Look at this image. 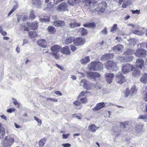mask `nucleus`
Listing matches in <instances>:
<instances>
[{"label": "nucleus", "instance_id": "1", "mask_svg": "<svg viewBox=\"0 0 147 147\" xmlns=\"http://www.w3.org/2000/svg\"><path fill=\"white\" fill-rule=\"evenodd\" d=\"M88 67L90 70L99 71L103 69V65L100 62L93 61L89 63Z\"/></svg>", "mask_w": 147, "mask_h": 147}, {"label": "nucleus", "instance_id": "2", "mask_svg": "<svg viewBox=\"0 0 147 147\" xmlns=\"http://www.w3.org/2000/svg\"><path fill=\"white\" fill-rule=\"evenodd\" d=\"M61 47L59 45H56L52 46L51 48V50L52 52L51 55L56 59H59L60 55L58 53L61 52Z\"/></svg>", "mask_w": 147, "mask_h": 147}, {"label": "nucleus", "instance_id": "3", "mask_svg": "<svg viewBox=\"0 0 147 147\" xmlns=\"http://www.w3.org/2000/svg\"><path fill=\"white\" fill-rule=\"evenodd\" d=\"M14 142V138L11 135L6 136L3 141V146L5 147H10Z\"/></svg>", "mask_w": 147, "mask_h": 147}, {"label": "nucleus", "instance_id": "4", "mask_svg": "<svg viewBox=\"0 0 147 147\" xmlns=\"http://www.w3.org/2000/svg\"><path fill=\"white\" fill-rule=\"evenodd\" d=\"M135 68V67L134 65L127 63L122 66L121 71L123 73L126 74L131 72Z\"/></svg>", "mask_w": 147, "mask_h": 147}, {"label": "nucleus", "instance_id": "5", "mask_svg": "<svg viewBox=\"0 0 147 147\" xmlns=\"http://www.w3.org/2000/svg\"><path fill=\"white\" fill-rule=\"evenodd\" d=\"M88 93H90L89 92L87 91H86L85 92L83 91L81 92L78 96L77 99H79L80 98V100L81 101V102L82 104L87 103L88 102V99L86 98V94Z\"/></svg>", "mask_w": 147, "mask_h": 147}, {"label": "nucleus", "instance_id": "6", "mask_svg": "<svg viewBox=\"0 0 147 147\" xmlns=\"http://www.w3.org/2000/svg\"><path fill=\"white\" fill-rule=\"evenodd\" d=\"M106 68L108 70H113L115 69L117 67L116 63L113 61H108L105 64Z\"/></svg>", "mask_w": 147, "mask_h": 147}, {"label": "nucleus", "instance_id": "7", "mask_svg": "<svg viewBox=\"0 0 147 147\" xmlns=\"http://www.w3.org/2000/svg\"><path fill=\"white\" fill-rule=\"evenodd\" d=\"M146 51L143 49L138 48L136 52H135V55L137 57H144L146 54Z\"/></svg>", "mask_w": 147, "mask_h": 147}, {"label": "nucleus", "instance_id": "8", "mask_svg": "<svg viewBox=\"0 0 147 147\" xmlns=\"http://www.w3.org/2000/svg\"><path fill=\"white\" fill-rule=\"evenodd\" d=\"M115 79L117 82L120 84H122L126 81L124 76L120 72L118 73L115 77Z\"/></svg>", "mask_w": 147, "mask_h": 147}, {"label": "nucleus", "instance_id": "9", "mask_svg": "<svg viewBox=\"0 0 147 147\" xmlns=\"http://www.w3.org/2000/svg\"><path fill=\"white\" fill-rule=\"evenodd\" d=\"M85 42L84 38L82 37H78L74 39L73 40L74 44L76 46L83 45Z\"/></svg>", "mask_w": 147, "mask_h": 147}, {"label": "nucleus", "instance_id": "10", "mask_svg": "<svg viewBox=\"0 0 147 147\" xmlns=\"http://www.w3.org/2000/svg\"><path fill=\"white\" fill-rule=\"evenodd\" d=\"M87 75L88 77L93 79L95 80L96 78H100L101 76V75L98 73L96 72L89 71L88 72Z\"/></svg>", "mask_w": 147, "mask_h": 147}, {"label": "nucleus", "instance_id": "11", "mask_svg": "<svg viewBox=\"0 0 147 147\" xmlns=\"http://www.w3.org/2000/svg\"><path fill=\"white\" fill-rule=\"evenodd\" d=\"M67 7L68 6L65 2H63L59 5L57 9L62 11H66L68 10Z\"/></svg>", "mask_w": 147, "mask_h": 147}, {"label": "nucleus", "instance_id": "12", "mask_svg": "<svg viewBox=\"0 0 147 147\" xmlns=\"http://www.w3.org/2000/svg\"><path fill=\"white\" fill-rule=\"evenodd\" d=\"M136 67L142 69L144 67V61L142 59H138L136 62Z\"/></svg>", "mask_w": 147, "mask_h": 147}, {"label": "nucleus", "instance_id": "13", "mask_svg": "<svg viewBox=\"0 0 147 147\" xmlns=\"http://www.w3.org/2000/svg\"><path fill=\"white\" fill-rule=\"evenodd\" d=\"M26 24L30 29L34 30L37 29L38 26V23L37 21H35L31 23L27 22Z\"/></svg>", "mask_w": 147, "mask_h": 147}, {"label": "nucleus", "instance_id": "14", "mask_svg": "<svg viewBox=\"0 0 147 147\" xmlns=\"http://www.w3.org/2000/svg\"><path fill=\"white\" fill-rule=\"evenodd\" d=\"M105 76L107 82L108 83H110L112 82L114 75L113 74L107 73L106 74Z\"/></svg>", "mask_w": 147, "mask_h": 147}, {"label": "nucleus", "instance_id": "15", "mask_svg": "<svg viewBox=\"0 0 147 147\" xmlns=\"http://www.w3.org/2000/svg\"><path fill=\"white\" fill-rule=\"evenodd\" d=\"M105 103L104 102H99L96 104L95 107L92 109L94 111H97L99 110L103 107H104L105 105Z\"/></svg>", "mask_w": 147, "mask_h": 147}, {"label": "nucleus", "instance_id": "16", "mask_svg": "<svg viewBox=\"0 0 147 147\" xmlns=\"http://www.w3.org/2000/svg\"><path fill=\"white\" fill-rule=\"evenodd\" d=\"M53 24L55 27H62L65 25V23L63 21L58 20L54 21Z\"/></svg>", "mask_w": 147, "mask_h": 147}, {"label": "nucleus", "instance_id": "17", "mask_svg": "<svg viewBox=\"0 0 147 147\" xmlns=\"http://www.w3.org/2000/svg\"><path fill=\"white\" fill-rule=\"evenodd\" d=\"M81 83L83 84L82 85L83 87L86 89H90V84L88 83L85 79H82L80 82Z\"/></svg>", "mask_w": 147, "mask_h": 147}, {"label": "nucleus", "instance_id": "18", "mask_svg": "<svg viewBox=\"0 0 147 147\" xmlns=\"http://www.w3.org/2000/svg\"><path fill=\"white\" fill-rule=\"evenodd\" d=\"M47 30L49 33L50 34H55L56 32L55 28L52 26H49L47 28Z\"/></svg>", "mask_w": 147, "mask_h": 147}, {"label": "nucleus", "instance_id": "19", "mask_svg": "<svg viewBox=\"0 0 147 147\" xmlns=\"http://www.w3.org/2000/svg\"><path fill=\"white\" fill-rule=\"evenodd\" d=\"M61 52L66 55L70 54V51L68 46H66L61 48Z\"/></svg>", "mask_w": 147, "mask_h": 147}, {"label": "nucleus", "instance_id": "20", "mask_svg": "<svg viewBox=\"0 0 147 147\" xmlns=\"http://www.w3.org/2000/svg\"><path fill=\"white\" fill-rule=\"evenodd\" d=\"M38 45L42 47L45 48L47 47V43L45 40L40 39L37 41Z\"/></svg>", "mask_w": 147, "mask_h": 147}, {"label": "nucleus", "instance_id": "21", "mask_svg": "<svg viewBox=\"0 0 147 147\" xmlns=\"http://www.w3.org/2000/svg\"><path fill=\"white\" fill-rule=\"evenodd\" d=\"M82 2L84 3L85 5L87 7L91 6V3L94 5L96 3L93 0H84L82 1Z\"/></svg>", "mask_w": 147, "mask_h": 147}, {"label": "nucleus", "instance_id": "22", "mask_svg": "<svg viewBox=\"0 0 147 147\" xmlns=\"http://www.w3.org/2000/svg\"><path fill=\"white\" fill-rule=\"evenodd\" d=\"M120 125L121 126L123 127V128H126L125 130L126 131L129 130L130 127V125L128 124V122H121Z\"/></svg>", "mask_w": 147, "mask_h": 147}, {"label": "nucleus", "instance_id": "23", "mask_svg": "<svg viewBox=\"0 0 147 147\" xmlns=\"http://www.w3.org/2000/svg\"><path fill=\"white\" fill-rule=\"evenodd\" d=\"M113 57V55L111 53H107L103 55L102 57V59L105 60L111 59Z\"/></svg>", "mask_w": 147, "mask_h": 147}, {"label": "nucleus", "instance_id": "24", "mask_svg": "<svg viewBox=\"0 0 147 147\" xmlns=\"http://www.w3.org/2000/svg\"><path fill=\"white\" fill-rule=\"evenodd\" d=\"M132 75V76L135 77H138L140 75V71L135 67L134 69H133Z\"/></svg>", "mask_w": 147, "mask_h": 147}, {"label": "nucleus", "instance_id": "25", "mask_svg": "<svg viewBox=\"0 0 147 147\" xmlns=\"http://www.w3.org/2000/svg\"><path fill=\"white\" fill-rule=\"evenodd\" d=\"M83 26L85 27L93 29L96 27V24L94 22L87 23L84 24L83 25Z\"/></svg>", "mask_w": 147, "mask_h": 147}, {"label": "nucleus", "instance_id": "26", "mask_svg": "<svg viewBox=\"0 0 147 147\" xmlns=\"http://www.w3.org/2000/svg\"><path fill=\"white\" fill-rule=\"evenodd\" d=\"M82 0H68V4L72 6L75 5L81 2Z\"/></svg>", "mask_w": 147, "mask_h": 147}, {"label": "nucleus", "instance_id": "27", "mask_svg": "<svg viewBox=\"0 0 147 147\" xmlns=\"http://www.w3.org/2000/svg\"><path fill=\"white\" fill-rule=\"evenodd\" d=\"M135 54V51L133 49H128L124 53V55H130Z\"/></svg>", "mask_w": 147, "mask_h": 147}, {"label": "nucleus", "instance_id": "28", "mask_svg": "<svg viewBox=\"0 0 147 147\" xmlns=\"http://www.w3.org/2000/svg\"><path fill=\"white\" fill-rule=\"evenodd\" d=\"M73 104L76 107V109H80L82 107V105L81 102L78 100H76L73 102Z\"/></svg>", "mask_w": 147, "mask_h": 147}, {"label": "nucleus", "instance_id": "29", "mask_svg": "<svg viewBox=\"0 0 147 147\" xmlns=\"http://www.w3.org/2000/svg\"><path fill=\"white\" fill-rule=\"evenodd\" d=\"M78 32L83 36L86 35L88 33L87 30L84 28H80L78 30Z\"/></svg>", "mask_w": 147, "mask_h": 147}, {"label": "nucleus", "instance_id": "30", "mask_svg": "<svg viewBox=\"0 0 147 147\" xmlns=\"http://www.w3.org/2000/svg\"><path fill=\"white\" fill-rule=\"evenodd\" d=\"M123 46L120 44H118L114 46L113 48V50L114 51H121L123 48Z\"/></svg>", "mask_w": 147, "mask_h": 147}, {"label": "nucleus", "instance_id": "31", "mask_svg": "<svg viewBox=\"0 0 147 147\" xmlns=\"http://www.w3.org/2000/svg\"><path fill=\"white\" fill-rule=\"evenodd\" d=\"M140 81L144 84L147 83V73H144L140 79Z\"/></svg>", "mask_w": 147, "mask_h": 147}, {"label": "nucleus", "instance_id": "32", "mask_svg": "<svg viewBox=\"0 0 147 147\" xmlns=\"http://www.w3.org/2000/svg\"><path fill=\"white\" fill-rule=\"evenodd\" d=\"M90 61V59L89 56L86 57L82 59L80 61L81 63L83 64H85L88 63Z\"/></svg>", "mask_w": 147, "mask_h": 147}, {"label": "nucleus", "instance_id": "33", "mask_svg": "<svg viewBox=\"0 0 147 147\" xmlns=\"http://www.w3.org/2000/svg\"><path fill=\"white\" fill-rule=\"evenodd\" d=\"M28 35L31 38H36L38 37V34L36 31H32L28 33Z\"/></svg>", "mask_w": 147, "mask_h": 147}, {"label": "nucleus", "instance_id": "34", "mask_svg": "<svg viewBox=\"0 0 147 147\" xmlns=\"http://www.w3.org/2000/svg\"><path fill=\"white\" fill-rule=\"evenodd\" d=\"M46 141L47 139L45 137L40 139L39 142V147H43L45 145Z\"/></svg>", "mask_w": 147, "mask_h": 147}, {"label": "nucleus", "instance_id": "35", "mask_svg": "<svg viewBox=\"0 0 147 147\" xmlns=\"http://www.w3.org/2000/svg\"><path fill=\"white\" fill-rule=\"evenodd\" d=\"M88 129L89 130L92 132H95L97 129V127L94 124L90 125L88 127Z\"/></svg>", "mask_w": 147, "mask_h": 147}, {"label": "nucleus", "instance_id": "36", "mask_svg": "<svg viewBox=\"0 0 147 147\" xmlns=\"http://www.w3.org/2000/svg\"><path fill=\"white\" fill-rule=\"evenodd\" d=\"M74 39V38L72 37L67 38L65 41V43L66 45H68L73 41Z\"/></svg>", "mask_w": 147, "mask_h": 147}, {"label": "nucleus", "instance_id": "37", "mask_svg": "<svg viewBox=\"0 0 147 147\" xmlns=\"http://www.w3.org/2000/svg\"><path fill=\"white\" fill-rule=\"evenodd\" d=\"M5 134V132L4 128H0V139L4 137Z\"/></svg>", "mask_w": 147, "mask_h": 147}, {"label": "nucleus", "instance_id": "38", "mask_svg": "<svg viewBox=\"0 0 147 147\" xmlns=\"http://www.w3.org/2000/svg\"><path fill=\"white\" fill-rule=\"evenodd\" d=\"M101 3L102 5H103V7H101V8H100L99 11L101 13H103L105 11V8L107 7V3L105 2H102Z\"/></svg>", "mask_w": 147, "mask_h": 147}, {"label": "nucleus", "instance_id": "39", "mask_svg": "<svg viewBox=\"0 0 147 147\" xmlns=\"http://www.w3.org/2000/svg\"><path fill=\"white\" fill-rule=\"evenodd\" d=\"M132 32L134 34L139 35H141L144 33V32L141 30H134L132 31Z\"/></svg>", "mask_w": 147, "mask_h": 147}, {"label": "nucleus", "instance_id": "40", "mask_svg": "<svg viewBox=\"0 0 147 147\" xmlns=\"http://www.w3.org/2000/svg\"><path fill=\"white\" fill-rule=\"evenodd\" d=\"M80 23H77L74 22L71 23L69 24L70 27L71 28H74L77 27H79L80 26Z\"/></svg>", "mask_w": 147, "mask_h": 147}, {"label": "nucleus", "instance_id": "41", "mask_svg": "<svg viewBox=\"0 0 147 147\" xmlns=\"http://www.w3.org/2000/svg\"><path fill=\"white\" fill-rule=\"evenodd\" d=\"M144 97V100L146 102H147V87H146L143 92Z\"/></svg>", "mask_w": 147, "mask_h": 147}, {"label": "nucleus", "instance_id": "42", "mask_svg": "<svg viewBox=\"0 0 147 147\" xmlns=\"http://www.w3.org/2000/svg\"><path fill=\"white\" fill-rule=\"evenodd\" d=\"M138 119H142L144 120L145 122L146 121L147 119V115H139L138 118Z\"/></svg>", "mask_w": 147, "mask_h": 147}, {"label": "nucleus", "instance_id": "43", "mask_svg": "<svg viewBox=\"0 0 147 147\" xmlns=\"http://www.w3.org/2000/svg\"><path fill=\"white\" fill-rule=\"evenodd\" d=\"M39 21L41 22H49L50 20V18L49 16H47L46 18H40L39 20Z\"/></svg>", "mask_w": 147, "mask_h": 147}, {"label": "nucleus", "instance_id": "44", "mask_svg": "<svg viewBox=\"0 0 147 147\" xmlns=\"http://www.w3.org/2000/svg\"><path fill=\"white\" fill-rule=\"evenodd\" d=\"M35 16L33 10H32L31 11L30 13V14L29 16V18L32 20H34L35 18Z\"/></svg>", "mask_w": 147, "mask_h": 147}, {"label": "nucleus", "instance_id": "45", "mask_svg": "<svg viewBox=\"0 0 147 147\" xmlns=\"http://www.w3.org/2000/svg\"><path fill=\"white\" fill-rule=\"evenodd\" d=\"M131 94H133L136 93L137 92V90L135 86H133L130 90Z\"/></svg>", "mask_w": 147, "mask_h": 147}, {"label": "nucleus", "instance_id": "46", "mask_svg": "<svg viewBox=\"0 0 147 147\" xmlns=\"http://www.w3.org/2000/svg\"><path fill=\"white\" fill-rule=\"evenodd\" d=\"M13 100V103L14 105L16 106L17 108H19L20 107V104L18 103L17 100L15 98H12Z\"/></svg>", "mask_w": 147, "mask_h": 147}, {"label": "nucleus", "instance_id": "47", "mask_svg": "<svg viewBox=\"0 0 147 147\" xmlns=\"http://www.w3.org/2000/svg\"><path fill=\"white\" fill-rule=\"evenodd\" d=\"M34 119L38 123V125H40L41 124L42 122L41 120L40 119L37 118L35 116H34Z\"/></svg>", "mask_w": 147, "mask_h": 147}, {"label": "nucleus", "instance_id": "48", "mask_svg": "<svg viewBox=\"0 0 147 147\" xmlns=\"http://www.w3.org/2000/svg\"><path fill=\"white\" fill-rule=\"evenodd\" d=\"M124 94L126 96H128L129 95L131 94L130 91L129 90L128 88L126 89V90L124 92Z\"/></svg>", "mask_w": 147, "mask_h": 147}, {"label": "nucleus", "instance_id": "49", "mask_svg": "<svg viewBox=\"0 0 147 147\" xmlns=\"http://www.w3.org/2000/svg\"><path fill=\"white\" fill-rule=\"evenodd\" d=\"M117 24H114L113 26L111 28V32H113L115 30H116L117 29Z\"/></svg>", "mask_w": 147, "mask_h": 147}, {"label": "nucleus", "instance_id": "50", "mask_svg": "<svg viewBox=\"0 0 147 147\" xmlns=\"http://www.w3.org/2000/svg\"><path fill=\"white\" fill-rule=\"evenodd\" d=\"M16 9V7L14 6L9 13L8 16H9L12 13H13Z\"/></svg>", "mask_w": 147, "mask_h": 147}, {"label": "nucleus", "instance_id": "51", "mask_svg": "<svg viewBox=\"0 0 147 147\" xmlns=\"http://www.w3.org/2000/svg\"><path fill=\"white\" fill-rule=\"evenodd\" d=\"M72 117L73 118H76L79 119H82L80 116L76 114H73L72 115Z\"/></svg>", "mask_w": 147, "mask_h": 147}, {"label": "nucleus", "instance_id": "52", "mask_svg": "<svg viewBox=\"0 0 147 147\" xmlns=\"http://www.w3.org/2000/svg\"><path fill=\"white\" fill-rule=\"evenodd\" d=\"M69 135L70 134L69 133L67 134H63L62 135V138L63 139H67L69 136Z\"/></svg>", "mask_w": 147, "mask_h": 147}, {"label": "nucleus", "instance_id": "53", "mask_svg": "<svg viewBox=\"0 0 147 147\" xmlns=\"http://www.w3.org/2000/svg\"><path fill=\"white\" fill-rule=\"evenodd\" d=\"M70 48L72 52L74 51L76 49V47L75 46L73 45H70Z\"/></svg>", "mask_w": 147, "mask_h": 147}, {"label": "nucleus", "instance_id": "54", "mask_svg": "<svg viewBox=\"0 0 147 147\" xmlns=\"http://www.w3.org/2000/svg\"><path fill=\"white\" fill-rule=\"evenodd\" d=\"M7 112L9 113H11L15 111V109L14 108H10L7 110Z\"/></svg>", "mask_w": 147, "mask_h": 147}, {"label": "nucleus", "instance_id": "55", "mask_svg": "<svg viewBox=\"0 0 147 147\" xmlns=\"http://www.w3.org/2000/svg\"><path fill=\"white\" fill-rule=\"evenodd\" d=\"M132 12L133 13H137L138 14H139L140 13V10H131Z\"/></svg>", "mask_w": 147, "mask_h": 147}, {"label": "nucleus", "instance_id": "56", "mask_svg": "<svg viewBox=\"0 0 147 147\" xmlns=\"http://www.w3.org/2000/svg\"><path fill=\"white\" fill-rule=\"evenodd\" d=\"M62 145L64 147H69L70 146L71 144L68 143L63 144Z\"/></svg>", "mask_w": 147, "mask_h": 147}, {"label": "nucleus", "instance_id": "57", "mask_svg": "<svg viewBox=\"0 0 147 147\" xmlns=\"http://www.w3.org/2000/svg\"><path fill=\"white\" fill-rule=\"evenodd\" d=\"M55 93L56 94L59 96H61L62 95V94L59 91H55Z\"/></svg>", "mask_w": 147, "mask_h": 147}, {"label": "nucleus", "instance_id": "58", "mask_svg": "<svg viewBox=\"0 0 147 147\" xmlns=\"http://www.w3.org/2000/svg\"><path fill=\"white\" fill-rule=\"evenodd\" d=\"M55 65L58 68H59L61 70H63L64 69L63 67H62V66H60L57 64H55Z\"/></svg>", "mask_w": 147, "mask_h": 147}, {"label": "nucleus", "instance_id": "59", "mask_svg": "<svg viewBox=\"0 0 147 147\" xmlns=\"http://www.w3.org/2000/svg\"><path fill=\"white\" fill-rule=\"evenodd\" d=\"M0 33L3 36H6L7 34V32L4 31H1V32Z\"/></svg>", "mask_w": 147, "mask_h": 147}, {"label": "nucleus", "instance_id": "60", "mask_svg": "<svg viewBox=\"0 0 147 147\" xmlns=\"http://www.w3.org/2000/svg\"><path fill=\"white\" fill-rule=\"evenodd\" d=\"M28 16L26 15L24 16L23 18V21H25L28 20Z\"/></svg>", "mask_w": 147, "mask_h": 147}, {"label": "nucleus", "instance_id": "61", "mask_svg": "<svg viewBox=\"0 0 147 147\" xmlns=\"http://www.w3.org/2000/svg\"><path fill=\"white\" fill-rule=\"evenodd\" d=\"M102 32L103 33H104L105 34H107V29L106 28H105L102 31Z\"/></svg>", "mask_w": 147, "mask_h": 147}, {"label": "nucleus", "instance_id": "62", "mask_svg": "<svg viewBox=\"0 0 147 147\" xmlns=\"http://www.w3.org/2000/svg\"><path fill=\"white\" fill-rule=\"evenodd\" d=\"M23 27L24 28V31H28L29 30V29L26 26H23Z\"/></svg>", "mask_w": 147, "mask_h": 147}, {"label": "nucleus", "instance_id": "63", "mask_svg": "<svg viewBox=\"0 0 147 147\" xmlns=\"http://www.w3.org/2000/svg\"><path fill=\"white\" fill-rule=\"evenodd\" d=\"M0 117L3 119L5 120H6L7 119V117L4 115H2L0 116Z\"/></svg>", "mask_w": 147, "mask_h": 147}, {"label": "nucleus", "instance_id": "64", "mask_svg": "<svg viewBox=\"0 0 147 147\" xmlns=\"http://www.w3.org/2000/svg\"><path fill=\"white\" fill-rule=\"evenodd\" d=\"M14 125L16 128H19L21 127L19 125H18L16 123H14Z\"/></svg>", "mask_w": 147, "mask_h": 147}]
</instances>
